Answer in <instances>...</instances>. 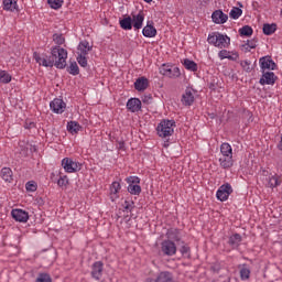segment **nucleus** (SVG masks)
I'll return each instance as SVG.
<instances>
[{
	"label": "nucleus",
	"mask_w": 282,
	"mask_h": 282,
	"mask_svg": "<svg viewBox=\"0 0 282 282\" xmlns=\"http://www.w3.org/2000/svg\"><path fill=\"white\" fill-rule=\"evenodd\" d=\"M221 169H232L235 160L232 159V147L230 143H223L220 145V158L218 159Z\"/></svg>",
	"instance_id": "obj_1"
},
{
	"label": "nucleus",
	"mask_w": 282,
	"mask_h": 282,
	"mask_svg": "<svg viewBox=\"0 0 282 282\" xmlns=\"http://www.w3.org/2000/svg\"><path fill=\"white\" fill-rule=\"evenodd\" d=\"M207 42L209 43V45L218 47V50H226V47L230 46V37L219 32L209 33Z\"/></svg>",
	"instance_id": "obj_2"
},
{
	"label": "nucleus",
	"mask_w": 282,
	"mask_h": 282,
	"mask_svg": "<svg viewBox=\"0 0 282 282\" xmlns=\"http://www.w3.org/2000/svg\"><path fill=\"white\" fill-rule=\"evenodd\" d=\"M51 54L57 69H65L67 67V51L65 48L55 46L51 50Z\"/></svg>",
	"instance_id": "obj_3"
},
{
	"label": "nucleus",
	"mask_w": 282,
	"mask_h": 282,
	"mask_svg": "<svg viewBox=\"0 0 282 282\" xmlns=\"http://www.w3.org/2000/svg\"><path fill=\"white\" fill-rule=\"evenodd\" d=\"M175 120L163 119L156 127V133L160 138H169L175 133Z\"/></svg>",
	"instance_id": "obj_4"
},
{
	"label": "nucleus",
	"mask_w": 282,
	"mask_h": 282,
	"mask_svg": "<svg viewBox=\"0 0 282 282\" xmlns=\"http://www.w3.org/2000/svg\"><path fill=\"white\" fill-rule=\"evenodd\" d=\"M161 253L163 257H174V254H177V246L173 240H163L161 242Z\"/></svg>",
	"instance_id": "obj_5"
},
{
	"label": "nucleus",
	"mask_w": 282,
	"mask_h": 282,
	"mask_svg": "<svg viewBox=\"0 0 282 282\" xmlns=\"http://www.w3.org/2000/svg\"><path fill=\"white\" fill-rule=\"evenodd\" d=\"M128 185V193L130 195H140L142 193V187L140 186V177L138 176H130L126 178Z\"/></svg>",
	"instance_id": "obj_6"
},
{
	"label": "nucleus",
	"mask_w": 282,
	"mask_h": 282,
	"mask_svg": "<svg viewBox=\"0 0 282 282\" xmlns=\"http://www.w3.org/2000/svg\"><path fill=\"white\" fill-rule=\"evenodd\" d=\"M232 195V186L229 183L223 184L216 192L219 202H228V197Z\"/></svg>",
	"instance_id": "obj_7"
},
{
	"label": "nucleus",
	"mask_w": 282,
	"mask_h": 282,
	"mask_svg": "<svg viewBox=\"0 0 282 282\" xmlns=\"http://www.w3.org/2000/svg\"><path fill=\"white\" fill-rule=\"evenodd\" d=\"M62 166L66 173H77V171H80V163L72 160L70 158L63 159Z\"/></svg>",
	"instance_id": "obj_8"
},
{
	"label": "nucleus",
	"mask_w": 282,
	"mask_h": 282,
	"mask_svg": "<svg viewBox=\"0 0 282 282\" xmlns=\"http://www.w3.org/2000/svg\"><path fill=\"white\" fill-rule=\"evenodd\" d=\"M102 272H105V263L102 261H96L91 265L90 276L95 281L102 279Z\"/></svg>",
	"instance_id": "obj_9"
},
{
	"label": "nucleus",
	"mask_w": 282,
	"mask_h": 282,
	"mask_svg": "<svg viewBox=\"0 0 282 282\" xmlns=\"http://www.w3.org/2000/svg\"><path fill=\"white\" fill-rule=\"evenodd\" d=\"M260 69L261 72H265V69H269L270 72H273V69H276V63L272 61L271 56H263L259 59Z\"/></svg>",
	"instance_id": "obj_10"
},
{
	"label": "nucleus",
	"mask_w": 282,
	"mask_h": 282,
	"mask_svg": "<svg viewBox=\"0 0 282 282\" xmlns=\"http://www.w3.org/2000/svg\"><path fill=\"white\" fill-rule=\"evenodd\" d=\"M11 216L20 224H28V219H30V214L23 209H12Z\"/></svg>",
	"instance_id": "obj_11"
},
{
	"label": "nucleus",
	"mask_w": 282,
	"mask_h": 282,
	"mask_svg": "<svg viewBox=\"0 0 282 282\" xmlns=\"http://www.w3.org/2000/svg\"><path fill=\"white\" fill-rule=\"evenodd\" d=\"M67 105L63 99L55 98L53 101L50 104V108L53 113H63L65 111V108Z\"/></svg>",
	"instance_id": "obj_12"
},
{
	"label": "nucleus",
	"mask_w": 282,
	"mask_h": 282,
	"mask_svg": "<svg viewBox=\"0 0 282 282\" xmlns=\"http://www.w3.org/2000/svg\"><path fill=\"white\" fill-rule=\"evenodd\" d=\"M276 75L272 72H262V77L260 78V85H274L276 83Z\"/></svg>",
	"instance_id": "obj_13"
},
{
	"label": "nucleus",
	"mask_w": 282,
	"mask_h": 282,
	"mask_svg": "<svg viewBox=\"0 0 282 282\" xmlns=\"http://www.w3.org/2000/svg\"><path fill=\"white\" fill-rule=\"evenodd\" d=\"M212 19L214 23H217L218 25H224L226 21H228V14L224 13L221 10H216L212 14Z\"/></svg>",
	"instance_id": "obj_14"
},
{
	"label": "nucleus",
	"mask_w": 282,
	"mask_h": 282,
	"mask_svg": "<svg viewBox=\"0 0 282 282\" xmlns=\"http://www.w3.org/2000/svg\"><path fill=\"white\" fill-rule=\"evenodd\" d=\"M127 109L132 113H135L142 109V101L138 98H131L127 102Z\"/></svg>",
	"instance_id": "obj_15"
},
{
	"label": "nucleus",
	"mask_w": 282,
	"mask_h": 282,
	"mask_svg": "<svg viewBox=\"0 0 282 282\" xmlns=\"http://www.w3.org/2000/svg\"><path fill=\"white\" fill-rule=\"evenodd\" d=\"M181 102L184 105V107H191V105L195 102V95H193L191 89L185 90V93L182 95Z\"/></svg>",
	"instance_id": "obj_16"
},
{
	"label": "nucleus",
	"mask_w": 282,
	"mask_h": 282,
	"mask_svg": "<svg viewBox=\"0 0 282 282\" xmlns=\"http://www.w3.org/2000/svg\"><path fill=\"white\" fill-rule=\"evenodd\" d=\"M132 28L134 30H142V23H144V13L140 11L138 14H132Z\"/></svg>",
	"instance_id": "obj_17"
},
{
	"label": "nucleus",
	"mask_w": 282,
	"mask_h": 282,
	"mask_svg": "<svg viewBox=\"0 0 282 282\" xmlns=\"http://www.w3.org/2000/svg\"><path fill=\"white\" fill-rule=\"evenodd\" d=\"M142 34L147 39H153L158 35V30L155 29V26H153V22H148V24L142 30Z\"/></svg>",
	"instance_id": "obj_18"
},
{
	"label": "nucleus",
	"mask_w": 282,
	"mask_h": 282,
	"mask_svg": "<svg viewBox=\"0 0 282 282\" xmlns=\"http://www.w3.org/2000/svg\"><path fill=\"white\" fill-rule=\"evenodd\" d=\"M89 52H91V46H89L87 40L82 41L77 47V54L79 56H87Z\"/></svg>",
	"instance_id": "obj_19"
},
{
	"label": "nucleus",
	"mask_w": 282,
	"mask_h": 282,
	"mask_svg": "<svg viewBox=\"0 0 282 282\" xmlns=\"http://www.w3.org/2000/svg\"><path fill=\"white\" fill-rule=\"evenodd\" d=\"M148 87H149V79L147 77H139L134 82V89H137V91H144L147 90Z\"/></svg>",
	"instance_id": "obj_20"
},
{
	"label": "nucleus",
	"mask_w": 282,
	"mask_h": 282,
	"mask_svg": "<svg viewBox=\"0 0 282 282\" xmlns=\"http://www.w3.org/2000/svg\"><path fill=\"white\" fill-rule=\"evenodd\" d=\"M0 177L7 182L8 184H12L13 182V174L10 167H3L0 172Z\"/></svg>",
	"instance_id": "obj_21"
},
{
	"label": "nucleus",
	"mask_w": 282,
	"mask_h": 282,
	"mask_svg": "<svg viewBox=\"0 0 282 282\" xmlns=\"http://www.w3.org/2000/svg\"><path fill=\"white\" fill-rule=\"evenodd\" d=\"M156 282H173V273L169 271H162L156 276Z\"/></svg>",
	"instance_id": "obj_22"
},
{
	"label": "nucleus",
	"mask_w": 282,
	"mask_h": 282,
	"mask_svg": "<svg viewBox=\"0 0 282 282\" xmlns=\"http://www.w3.org/2000/svg\"><path fill=\"white\" fill-rule=\"evenodd\" d=\"M262 32H263V34H265V36H271V34H274V32H276V23L263 24Z\"/></svg>",
	"instance_id": "obj_23"
},
{
	"label": "nucleus",
	"mask_w": 282,
	"mask_h": 282,
	"mask_svg": "<svg viewBox=\"0 0 282 282\" xmlns=\"http://www.w3.org/2000/svg\"><path fill=\"white\" fill-rule=\"evenodd\" d=\"M18 8L17 0H3V10L14 12Z\"/></svg>",
	"instance_id": "obj_24"
},
{
	"label": "nucleus",
	"mask_w": 282,
	"mask_h": 282,
	"mask_svg": "<svg viewBox=\"0 0 282 282\" xmlns=\"http://www.w3.org/2000/svg\"><path fill=\"white\" fill-rule=\"evenodd\" d=\"M80 129H83V128L80 127V123H78L77 121H69L67 123V131L69 133H72V135L78 133V131H80Z\"/></svg>",
	"instance_id": "obj_25"
},
{
	"label": "nucleus",
	"mask_w": 282,
	"mask_h": 282,
	"mask_svg": "<svg viewBox=\"0 0 282 282\" xmlns=\"http://www.w3.org/2000/svg\"><path fill=\"white\" fill-rule=\"evenodd\" d=\"M120 188H121V185L119 182H113L110 185V195H111L112 202L113 199H118V193H120Z\"/></svg>",
	"instance_id": "obj_26"
},
{
	"label": "nucleus",
	"mask_w": 282,
	"mask_h": 282,
	"mask_svg": "<svg viewBox=\"0 0 282 282\" xmlns=\"http://www.w3.org/2000/svg\"><path fill=\"white\" fill-rule=\"evenodd\" d=\"M228 243L229 246H231V248H239L241 243V235L234 234L232 236L229 237Z\"/></svg>",
	"instance_id": "obj_27"
},
{
	"label": "nucleus",
	"mask_w": 282,
	"mask_h": 282,
	"mask_svg": "<svg viewBox=\"0 0 282 282\" xmlns=\"http://www.w3.org/2000/svg\"><path fill=\"white\" fill-rule=\"evenodd\" d=\"M119 23H120V28L122 30H132L133 29L131 17L123 18L122 20L119 21Z\"/></svg>",
	"instance_id": "obj_28"
},
{
	"label": "nucleus",
	"mask_w": 282,
	"mask_h": 282,
	"mask_svg": "<svg viewBox=\"0 0 282 282\" xmlns=\"http://www.w3.org/2000/svg\"><path fill=\"white\" fill-rule=\"evenodd\" d=\"M167 78H180L182 76V73L180 72V67L172 66L170 70L167 72V75H165Z\"/></svg>",
	"instance_id": "obj_29"
},
{
	"label": "nucleus",
	"mask_w": 282,
	"mask_h": 282,
	"mask_svg": "<svg viewBox=\"0 0 282 282\" xmlns=\"http://www.w3.org/2000/svg\"><path fill=\"white\" fill-rule=\"evenodd\" d=\"M180 230L177 229H169L166 232V237L170 241H180Z\"/></svg>",
	"instance_id": "obj_30"
},
{
	"label": "nucleus",
	"mask_w": 282,
	"mask_h": 282,
	"mask_svg": "<svg viewBox=\"0 0 282 282\" xmlns=\"http://www.w3.org/2000/svg\"><path fill=\"white\" fill-rule=\"evenodd\" d=\"M183 65L185 69H188V72H197V63H195L194 61L186 58L184 59Z\"/></svg>",
	"instance_id": "obj_31"
},
{
	"label": "nucleus",
	"mask_w": 282,
	"mask_h": 282,
	"mask_svg": "<svg viewBox=\"0 0 282 282\" xmlns=\"http://www.w3.org/2000/svg\"><path fill=\"white\" fill-rule=\"evenodd\" d=\"M257 47V41L248 40L246 44L241 45L242 52H250V50H254Z\"/></svg>",
	"instance_id": "obj_32"
},
{
	"label": "nucleus",
	"mask_w": 282,
	"mask_h": 282,
	"mask_svg": "<svg viewBox=\"0 0 282 282\" xmlns=\"http://www.w3.org/2000/svg\"><path fill=\"white\" fill-rule=\"evenodd\" d=\"M67 72L72 76H78V74H80V68H78V64L76 62H72L67 68Z\"/></svg>",
	"instance_id": "obj_33"
},
{
	"label": "nucleus",
	"mask_w": 282,
	"mask_h": 282,
	"mask_svg": "<svg viewBox=\"0 0 282 282\" xmlns=\"http://www.w3.org/2000/svg\"><path fill=\"white\" fill-rule=\"evenodd\" d=\"M11 82H12V75L6 70H0V83H3V85H8V83H11Z\"/></svg>",
	"instance_id": "obj_34"
},
{
	"label": "nucleus",
	"mask_w": 282,
	"mask_h": 282,
	"mask_svg": "<svg viewBox=\"0 0 282 282\" xmlns=\"http://www.w3.org/2000/svg\"><path fill=\"white\" fill-rule=\"evenodd\" d=\"M240 279L241 281H248V279H250V268H248L246 264H243L240 269Z\"/></svg>",
	"instance_id": "obj_35"
},
{
	"label": "nucleus",
	"mask_w": 282,
	"mask_h": 282,
	"mask_svg": "<svg viewBox=\"0 0 282 282\" xmlns=\"http://www.w3.org/2000/svg\"><path fill=\"white\" fill-rule=\"evenodd\" d=\"M241 14H243V10H241L240 8L238 7H234L230 12H229V17L230 19H239V17H241Z\"/></svg>",
	"instance_id": "obj_36"
},
{
	"label": "nucleus",
	"mask_w": 282,
	"mask_h": 282,
	"mask_svg": "<svg viewBox=\"0 0 282 282\" xmlns=\"http://www.w3.org/2000/svg\"><path fill=\"white\" fill-rule=\"evenodd\" d=\"M48 6L53 9V10H61V8H63V0H47Z\"/></svg>",
	"instance_id": "obj_37"
},
{
	"label": "nucleus",
	"mask_w": 282,
	"mask_h": 282,
	"mask_svg": "<svg viewBox=\"0 0 282 282\" xmlns=\"http://www.w3.org/2000/svg\"><path fill=\"white\" fill-rule=\"evenodd\" d=\"M40 65H42V67H54V59H52V57H48L47 55L43 54V59Z\"/></svg>",
	"instance_id": "obj_38"
},
{
	"label": "nucleus",
	"mask_w": 282,
	"mask_h": 282,
	"mask_svg": "<svg viewBox=\"0 0 282 282\" xmlns=\"http://www.w3.org/2000/svg\"><path fill=\"white\" fill-rule=\"evenodd\" d=\"M276 186H281V180H279L278 175H273L269 178V187L276 188Z\"/></svg>",
	"instance_id": "obj_39"
},
{
	"label": "nucleus",
	"mask_w": 282,
	"mask_h": 282,
	"mask_svg": "<svg viewBox=\"0 0 282 282\" xmlns=\"http://www.w3.org/2000/svg\"><path fill=\"white\" fill-rule=\"evenodd\" d=\"M252 28L250 25H245L239 29L240 36H252Z\"/></svg>",
	"instance_id": "obj_40"
},
{
	"label": "nucleus",
	"mask_w": 282,
	"mask_h": 282,
	"mask_svg": "<svg viewBox=\"0 0 282 282\" xmlns=\"http://www.w3.org/2000/svg\"><path fill=\"white\" fill-rule=\"evenodd\" d=\"M35 282H53L48 273H39Z\"/></svg>",
	"instance_id": "obj_41"
},
{
	"label": "nucleus",
	"mask_w": 282,
	"mask_h": 282,
	"mask_svg": "<svg viewBox=\"0 0 282 282\" xmlns=\"http://www.w3.org/2000/svg\"><path fill=\"white\" fill-rule=\"evenodd\" d=\"M218 56H219L220 61H224V58H228L229 61H235V58L230 55V52H228L226 50H221L218 53Z\"/></svg>",
	"instance_id": "obj_42"
},
{
	"label": "nucleus",
	"mask_w": 282,
	"mask_h": 282,
	"mask_svg": "<svg viewBox=\"0 0 282 282\" xmlns=\"http://www.w3.org/2000/svg\"><path fill=\"white\" fill-rule=\"evenodd\" d=\"M122 206H123V209L127 210V213H131V210L135 208V203H133V200H124Z\"/></svg>",
	"instance_id": "obj_43"
},
{
	"label": "nucleus",
	"mask_w": 282,
	"mask_h": 282,
	"mask_svg": "<svg viewBox=\"0 0 282 282\" xmlns=\"http://www.w3.org/2000/svg\"><path fill=\"white\" fill-rule=\"evenodd\" d=\"M53 41L56 43V45H63V43H65V37H63L62 34L55 33L53 35Z\"/></svg>",
	"instance_id": "obj_44"
},
{
	"label": "nucleus",
	"mask_w": 282,
	"mask_h": 282,
	"mask_svg": "<svg viewBox=\"0 0 282 282\" xmlns=\"http://www.w3.org/2000/svg\"><path fill=\"white\" fill-rule=\"evenodd\" d=\"M25 188L26 191H29L30 193H34L37 188V185H36V182L34 181H29L26 184H25Z\"/></svg>",
	"instance_id": "obj_45"
},
{
	"label": "nucleus",
	"mask_w": 282,
	"mask_h": 282,
	"mask_svg": "<svg viewBox=\"0 0 282 282\" xmlns=\"http://www.w3.org/2000/svg\"><path fill=\"white\" fill-rule=\"evenodd\" d=\"M86 55H78L77 56V63L80 65V67H87V57Z\"/></svg>",
	"instance_id": "obj_46"
},
{
	"label": "nucleus",
	"mask_w": 282,
	"mask_h": 282,
	"mask_svg": "<svg viewBox=\"0 0 282 282\" xmlns=\"http://www.w3.org/2000/svg\"><path fill=\"white\" fill-rule=\"evenodd\" d=\"M181 253L183 257H191V247L184 245L181 247Z\"/></svg>",
	"instance_id": "obj_47"
},
{
	"label": "nucleus",
	"mask_w": 282,
	"mask_h": 282,
	"mask_svg": "<svg viewBox=\"0 0 282 282\" xmlns=\"http://www.w3.org/2000/svg\"><path fill=\"white\" fill-rule=\"evenodd\" d=\"M240 65H241L242 69H245V72H248V73L252 72V66H250V62L242 61L240 63Z\"/></svg>",
	"instance_id": "obj_48"
},
{
	"label": "nucleus",
	"mask_w": 282,
	"mask_h": 282,
	"mask_svg": "<svg viewBox=\"0 0 282 282\" xmlns=\"http://www.w3.org/2000/svg\"><path fill=\"white\" fill-rule=\"evenodd\" d=\"M33 58L34 61L41 65L43 63V54L39 53V52H34L33 53Z\"/></svg>",
	"instance_id": "obj_49"
},
{
	"label": "nucleus",
	"mask_w": 282,
	"mask_h": 282,
	"mask_svg": "<svg viewBox=\"0 0 282 282\" xmlns=\"http://www.w3.org/2000/svg\"><path fill=\"white\" fill-rule=\"evenodd\" d=\"M171 67L172 66L163 64L162 67L160 68V74H162V76H166L169 74Z\"/></svg>",
	"instance_id": "obj_50"
},
{
	"label": "nucleus",
	"mask_w": 282,
	"mask_h": 282,
	"mask_svg": "<svg viewBox=\"0 0 282 282\" xmlns=\"http://www.w3.org/2000/svg\"><path fill=\"white\" fill-rule=\"evenodd\" d=\"M69 184V180H67V176H62L57 181V186H67Z\"/></svg>",
	"instance_id": "obj_51"
},
{
	"label": "nucleus",
	"mask_w": 282,
	"mask_h": 282,
	"mask_svg": "<svg viewBox=\"0 0 282 282\" xmlns=\"http://www.w3.org/2000/svg\"><path fill=\"white\" fill-rule=\"evenodd\" d=\"M145 282H158V279L153 280L151 278L145 279Z\"/></svg>",
	"instance_id": "obj_52"
},
{
	"label": "nucleus",
	"mask_w": 282,
	"mask_h": 282,
	"mask_svg": "<svg viewBox=\"0 0 282 282\" xmlns=\"http://www.w3.org/2000/svg\"><path fill=\"white\" fill-rule=\"evenodd\" d=\"M32 127H34V123H30L28 129H32Z\"/></svg>",
	"instance_id": "obj_53"
},
{
	"label": "nucleus",
	"mask_w": 282,
	"mask_h": 282,
	"mask_svg": "<svg viewBox=\"0 0 282 282\" xmlns=\"http://www.w3.org/2000/svg\"><path fill=\"white\" fill-rule=\"evenodd\" d=\"M145 1V3H151V1H153V0H144Z\"/></svg>",
	"instance_id": "obj_54"
},
{
	"label": "nucleus",
	"mask_w": 282,
	"mask_h": 282,
	"mask_svg": "<svg viewBox=\"0 0 282 282\" xmlns=\"http://www.w3.org/2000/svg\"><path fill=\"white\" fill-rule=\"evenodd\" d=\"M238 6H240V8H243V4H241V2H238Z\"/></svg>",
	"instance_id": "obj_55"
}]
</instances>
